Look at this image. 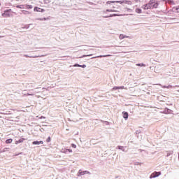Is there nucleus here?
Returning a JSON list of instances; mask_svg holds the SVG:
<instances>
[{
  "mask_svg": "<svg viewBox=\"0 0 179 179\" xmlns=\"http://www.w3.org/2000/svg\"><path fill=\"white\" fill-rule=\"evenodd\" d=\"M178 92H179V90H178Z\"/></svg>",
  "mask_w": 179,
  "mask_h": 179,
  "instance_id": "nucleus-60",
  "label": "nucleus"
},
{
  "mask_svg": "<svg viewBox=\"0 0 179 179\" xmlns=\"http://www.w3.org/2000/svg\"><path fill=\"white\" fill-rule=\"evenodd\" d=\"M42 129H43V131H44V129H43V128L40 129L41 132H43Z\"/></svg>",
  "mask_w": 179,
  "mask_h": 179,
  "instance_id": "nucleus-48",
  "label": "nucleus"
},
{
  "mask_svg": "<svg viewBox=\"0 0 179 179\" xmlns=\"http://www.w3.org/2000/svg\"><path fill=\"white\" fill-rule=\"evenodd\" d=\"M175 87H179V85H176Z\"/></svg>",
  "mask_w": 179,
  "mask_h": 179,
  "instance_id": "nucleus-50",
  "label": "nucleus"
},
{
  "mask_svg": "<svg viewBox=\"0 0 179 179\" xmlns=\"http://www.w3.org/2000/svg\"><path fill=\"white\" fill-rule=\"evenodd\" d=\"M136 13H142V9L141 8H136Z\"/></svg>",
  "mask_w": 179,
  "mask_h": 179,
  "instance_id": "nucleus-31",
  "label": "nucleus"
},
{
  "mask_svg": "<svg viewBox=\"0 0 179 179\" xmlns=\"http://www.w3.org/2000/svg\"><path fill=\"white\" fill-rule=\"evenodd\" d=\"M12 142H13V139H12V138H8L5 141L6 145H9V143H12Z\"/></svg>",
  "mask_w": 179,
  "mask_h": 179,
  "instance_id": "nucleus-19",
  "label": "nucleus"
},
{
  "mask_svg": "<svg viewBox=\"0 0 179 179\" xmlns=\"http://www.w3.org/2000/svg\"><path fill=\"white\" fill-rule=\"evenodd\" d=\"M139 134H141V130L140 129L136 130V135H139Z\"/></svg>",
  "mask_w": 179,
  "mask_h": 179,
  "instance_id": "nucleus-42",
  "label": "nucleus"
},
{
  "mask_svg": "<svg viewBox=\"0 0 179 179\" xmlns=\"http://www.w3.org/2000/svg\"><path fill=\"white\" fill-rule=\"evenodd\" d=\"M73 66H74L75 68H80V64L76 63Z\"/></svg>",
  "mask_w": 179,
  "mask_h": 179,
  "instance_id": "nucleus-33",
  "label": "nucleus"
},
{
  "mask_svg": "<svg viewBox=\"0 0 179 179\" xmlns=\"http://www.w3.org/2000/svg\"><path fill=\"white\" fill-rule=\"evenodd\" d=\"M49 17H43V18H36V20L45 21L48 20Z\"/></svg>",
  "mask_w": 179,
  "mask_h": 179,
  "instance_id": "nucleus-26",
  "label": "nucleus"
},
{
  "mask_svg": "<svg viewBox=\"0 0 179 179\" xmlns=\"http://www.w3.org/2000/svg\"><path fill=\"white\" fill-rule=\"evenodd\" d=\"M20 12H22V15H31V12L30 11H27V10H21Z\"/></svg>",
  "mask_w": 179,
  "mask_h": 179,
  "instance_id": "nucleus-14",
  "label": "nucleus"
},
{
  "mask_svg": "<svg viewBox=\"0 0 179 179\" xmlns=\"http://www.w3.org/2000/svg\"><path fill=\"white\" fill-rule=\"evenodd\" d=\"M162 2H167V0H161Z\"/></svg>",
  "mask_w": 179,
  "mask_h": 179,
  "instance_id": "nucleus-47",
  "label": "nucleus"
},
{
  "mask_svg": "<svg viewBox=\"0 0 179 179\" xmlns=\"http://www.w3.org/2000/svg\"><path fill=\"white\" fill-rule=\"evenodd\" d=\"M0 6H1V3H0Z\"/></svg>",
  "mask_w": 179,
  "mask_h": 179,
  "instance_id": "nucleus-59",
  "label": "nucleus"
},
{
  "mask_svg": "<svg viewBox=\"0 0 179 179\" xmlns=\"http://www.w3.org/2000/svg\"><path fill=\"white\" fill-rule=\"evenodd\" d=\"M46 142L48 143H50V142H51V137L50 136H48V138L46 139Z\"/></svg>",
  "mask_w": 179,
  "mask_h": 179,
  "instance_id": "nucleus-35",
  "label": "nucleus"
},
{
  "mask_svg": "<svg viewBox=\"0 0 179 179\" xmlns=\"http://www.w3.org/2000/svg\"><path fill=\"white\" fill-rule=\"evenodd\" d=\"M177 13H179V11H177Z\"/></svg>",
  "mask_w": 179,
  "mask_h": 179,
  "instance_id": "nucleus-55",
  "label": "nucleus"
},
{
  "mask_svg": "<svg viewBox=\"0 0 179 179\" xmlns=\"http://www.w3.org/2000/svg\"><path fill=\"white\" fill-rule=\"evenodd\" d=\"M150 5H152V1H148V3L143 5L141 8L144 9V10H148L150 9Z\"/></svg>",
  "mask_w": 179,
  "mask_h": 179,
  "instance_id": "nucleus-6",
  "label": "nucleus"
},
{
  "mask_svg": "<svg viewBox=\"0 0 179 179\" xmlns=\"http://www.w3.org/2000/svg\"><path fill=\"white\" fill-rule=\"evenodd\" d=\"M44 143L43 141H34L32 142V145H43Z\"/></svg>",
  "mask_w": 179,
  "mask_h": 179,
  "instance_id": "nucleus-11",
  "label": "nucleus"
},
{
  "mask_svg": "<svg viewBox=\"0 0 179 179\" xmlns=\"http://www.w3.org/2000/svg\"><path fill=\"white\" fill-rule=\"evenodd\" d=\"M24 57H25V58H38V56L35 55V56H29L27 55H24Z\"/></svg>",
  "mask_w": 179,
  "mask_h": 179,
  "instance_id": "nucleus-23",
  "label": "nucleus"
},
{
  "mask_svg": "<svg viewBox=\"0 0 179 179\" xmlns=\"http://www.w3.org/2000/svg\"><path fill=\"white\" fill-rule=\"evenodd\" d=\"M171 20H174V19H176V18H170Z\"/></svg>",
  "mask_w": 179,
  "mask_h": 179,
  "instance_id": "nucleus-51",
  "label": "nucleus"
},
{
  "mask_svg": "<svg viewBox=\"0 0 179 179\" xmlns=\"http://www.w3.org/2000/svg\"><path fill=\"white\" fill-rule=\"evenodd\" d=\"M15 8L18 9H26V4L17 5Z\"/></svg>",
  "mask_w": 179,
  "mask_h": 179,
  "instance_id": "nucleus-13",
  "label": "nucleus"
},
{
  "mask_svg": "<svg viewBox=\"0 0 179 179\" xmlns=\"http://www.w3.org/2000/svg\"><path fill=\"white\" fill-rule=\"evenodd\" d=\"M136 66H140L141 68H142V66H146V64H145L144 63H138L136 64Z\"/></svg>",
  "mask_w": 179,
  "mask_h": 179,
  "instance_id": "nucleus-25",
  "label": "nucleus"
},
{
  "mask_svg": "<svg viewBox=\"0 0 179 179\" xmlns=\"http://www.w3.org/2000/svg\"><path fill=\"white\" fill-rule=\"evenodd\" d=\"M110 55H100V56H96V57H92V59L93 58H103V57H109Z\"/></svg>",
  "mask_w": 179,
  "mask_h": 179,
  "instance_id": "nucleus-30",
  "label": "nucleus"
},
{
  "mask_svg": "<svg viewBox=\"0 0 179 179\" xmlns=\"http://www.w3.org/2000/svg\"><path fill=\"white\" fill-rule=\"evenodd\" d=\"M159 176H162V171H154L150 176V179L157 178V177H159Z\"/></svg>",
  "mask_w": 179,
  "mask_h": 179,
  "instance_id": "nucleus-5",
  "label": "nucleus"
},
{
  "mask_svg": "<svg viewBox=\"0 0 179 179\" xmlns=\"http://www.w3.org/2000/svg\"><path fill=\"white\" fill-rule=\"evenodd\" d=\"M30 26H33V24H25L22 27V29H30Z\"/></svg>",
  "mask_w": 179,
  "mask_h": 179,
  "instance_id": "nucleus-22",
  "label": "nucleus"
},
{
  "mask_svg": "<svg viewBox=\"0 0 179 179\" xmlns=\"http://www.w3.org/2000/svg\"><path fill=\"white\" fill-rule=\"evenodd\" d=\"M116 149H118L119 150H122V152H125V147L122 145H117L116 147Z\"/></svg>",
  "mask_w": 179,
  "mask_h": 179,
  "instance_id": "nucleus-15",
  "label": "nucleus"
},
{
  "mask_svg": "<svg viewBox=\"0 0 179 179\" xmlns=\"http://www.w3.org/2000/svg\"><path fill=\"white\" fill-rule=\"evenodd\" d=\"M134 164H135V166H141V164H142L140 162H135Z\"/></svg>",
  "mask_w": 179,
  "mask_h": 179,
  "instance_id": "nucleus-43",
  "label": "nucleus"
},
{
  "mask_svg": "<svg viewBox=\"0 0 179 179\" xmlns=\"http://www.w3.org/2000/svg\"><path fill=\"white\" fill-rule=\"evenodd\" d=\"M178 10H179V6L173 7L171 9V11L176 13V12H178Z\"/></svg>",
  "mask_w": 179,
  "mask_h": 179,
  "instance_id": "nucleus-20",
  "label": "nucleus"
},
{
  "mask_svg": "<svg viewBox=\"0 0 179 179\" xmlns=\"http://www.w3.org/2000/svg\"><path fill=\"white\" fill-rule=\"evenodd\" d=\"M42 90H47V89H46L45 87H43Z\"/></svg>",
  "mask_w": 179,
  "mask_h": 179,
  "instance_id": "nucleus-49",
  "label": "nucleus"
},
{
  "mask_svg": "<svg viewBox=\"0 0 179 179\" xmlns=\"http://www.w3.org/2000/svg\"><path fill=\"white\" fill-rule=\"evenodd\" d=\"M125 37V36H124L123 34H120V36H119V38L120 40H124V38Z\"/></svg>",
  "mask_w": 179,
  "mask_h": 179,
  "instance_id": "nucleus-36",
  "label": "nucleus"
},
{
  "mask_svg": "<svg viewBox=\"0 0 179 179\" xmlns=\"http://www.w3.org/2000/svg\"><path fill=\"white\" fill-rule=\"evenodd\" d=\"M102 124H105L106 125H110V122H108V121H104V120H103L102 121Z\"/></svg>",
  "mask_w": 179,
  "mask_h": 179,
  "instance_id": "nucleus-32",
  "label": "nucleus"
},
{
  "mask_svg": "<svg viewBox=\"0 0 179 179\" xmlns=\"http://www.w3.org/2000/svg\"><path fill=\"white\" fill-rule=\"evenodd\" d=\"M71 148H73V149H76V145L75 143H71Z\"/></svg>",
  "mask_w": 179,
  "mask_h": 179,
  "instance_id": "nucleus-39",
  "label": "nucleus"
},
{
  "mask_svg": "<svg viewBox=\"0 0 179 179\" xmlns=\"http://www.w3.org/2000/svg\"><path fill=\"white\" fill-rule=\"evenodd\" d=\"M113 9H115V6H113Z\"/></svg>",
  "mask_w": 179,
  "mask_h": 179,
  "instance_id": "nucleus-52",
  "label": "nucleus"
},
{
  "mask_svg": "<svg viewBox=\"0 0 179 179\" xmlns=\"http://www.w3.org/2000/svg\"><path fill=\"white\" fill-rule=\"evenodd\" d=\"M149 2H152L150 5V9H157L160 3L156 0H150Z\"/></svg>",
  "mask_w": 179,
  "mask_h": 179,
  "instance_id": "nucleus-1",
  "label": "nucleus"
},
{
  "mask_svg": "<svg viewBox=\"0 0 179 179\" xmlns=\"http://www.w3.org/2000/svg\"><path fill=\"white\" fill-rule=\"evenodd\" d=\"M103 16H108V15H103Z\"/></svg>",
  "mask_w": 179,
  "mask_h": 179,
  "instance_id": "nucleus-58",
  "label": "nucleus"
},
{
  "mask_svg": "<svg viewBox=\"0 0 179 179\" xmlns=\"http://www.w3.org/2000/svg\"><path fill=\"white\" fill-rule=\"evenodd\" d=\"M103 13H107V12H118V10H114V9H106V10H103Z\"/></svg>",
  "mask_w": 179,
  "mask_h": 179,
  "instance_id": "nucleus-16",
  "label": "nucleus"
},
{
  "mask_svg": "<svg viewBox=\"0 0 179 179\" xmlns=\"http://www.w3.org/2000/svg\"><path fill=\"white\" fill-rule=\"evenodd\" d=\"M111 3H116L115 1H108L106 5H111Z\"/></svg>",
  "mask_w": 179,
  "mask_h": 179,
  "instance_id": "nucleus-28",
  "label": "nucleus"
},
{
  "mask_svg": "<svg viewBox=\"0 0 179 179\" xmlns=\"http://www.w3.org/2000/svg\"><path fill=\"white\" fill-rule=\"evenodd\" d=\"M85 57H93V54L83 55V56L80 57V58H85Z\"/></svg>",
  "mask_w": 179,
  "mask_h": 179,
  "instance_id": "nucleus-27",
  "label": "nucleus"
},
{
  "mask_svg": "<svg viewBox=\"0 0 179 179\" xmlns=\"http://www.w3.org/2000/svg\"><path fill=\"white\" fill-rule=\"evenodd\" d=\"M62 153H64L65 155H67V153H72V149L69 148H62L61 150Z\"/></svg>",
  "mask_w": 179,
  "mask_h": 179,
  "instance_id": "nucleus-9",
  "label": "nucleus"
},
{
  "mask_svg": "<svg viewBox=\"0 0 179 179\" xmlns=\"http://www.w3.org/2000/svg\"><path fill=\"white\" fill-rule=\"evenodd\" d=\"M136 2H141V1H142V0H134Z\"/></svg>",
  "mask_w": 179,
  "mask_h": 179,
  "instance_id": "nucleus-46",
  "label": "nucleus"
},
{
  "mask_svg": "<svg viewBox=\"0 0 179 179\" xmlns=\"http://www.w3.org/2000/svg\"><path fill=\"white\" fill-rule=\"evenodd\" d=\"M24 141H26V138H21L18 141H15V145H19V143H23V142H24Z\"/></svg>",
  "mask_w": 179,
  "mask_h": 179,
  "instance_id": "nucleus-12",
  "label": "nucleus"
},
{
  "mask_svg": "<svg viewBox=\"0 0 179 179\" xmlns=\"http://www.w3.org/2000/svg\"><path fill=\"white\" fill-rule=\"evenodd\" d=\"M22 152H20V155H22Z\"/></svg>",
  "mask_w": 179,
  "mask_h": 179,
  "instance_id": "nucleus-57",
  "label": "nucleus"
},
{
  "mask_svg": "<svg viewBox=\"0 0 179 179\" xmlns=\"http://www.w3.org/2000/svg\"><path fill=\"white\" fill-rule=\"evenodd\" d=\"M85 174H90V171L80 169L77 173V177H82V176H85Z\"/></svg>",
  "mask_w": 179,
  "mask_h": 179,
  "instance_id": "nucleus-4",
  "label": "nucleus"
},
{
  "mask_svg": "<svg viewBox=\"0 0 179 179\" xmlns=\"http://www.w3.org/2000/svg\"><path fill=\"white\" fill-rule=\"evenodd\" d=\"M162 114H171L173 113V110L169 109V108H165L162 111Z\"/></svg>",
  "mask_w": 179,
  "mask_h": 179,
  "instance_id": "nucleus-8",
  "label": "nucleus"
},
{
  "mask_svg": "<svg viewBox=\"0 0 179 179\" xmlns=\"http://www.w3.org/2000/svg\"><path fill=\"white\" fill-rule=\"evenodd\" d=\"M113 92H115V90H118V87L117 86H115L112 88Z\"/></svg>",
  "mask_w": 179,
  "mask_h": 179,
  "instance_id": "nucleus-34",
  "label": "nucleus"
},
{
  "mask_svg": "<svg viewBox=\"0 0 179 179\" xmlns=\"http://www.w3.org/2000/svg\"><path fill=\"white\" fill-rule=\"evenodd\" d=\"M116 3H120V5H122V0H118L115 1Z\"/></svg>",
  "mask_w": 179,
  "mask_h": 179,
  "instance_id": "nucleus-38",
  "label": "nucleus"
},
{
  "mask_svg": "<svg viewBox=\"0 0 179 179\" xmlns=\"http://www.w3.org/2000/svg\"><path fill=\"white\" fill-rule=\"evenodd\" d=\"M39 118H40V120H43V118H45V117H44V116H41Z\"/></svg>",
  "mask_w": 179,
  "mask_h": 179,
  "instance_id": "nucleus-45",
  "label": "nucleus"
},
{
  "mask_svg": "<svg viewBox=\"0 0 179 179\" xmlns=\"http://www.w3.org/2000/svg\"><path fill=\"white\" fill-rule=\"evenodd\" d=\"M10 13H12V9H6L1 14L3 17H10Z\"/></svg>",
  "mask_w": 179,
  "mask_h": 179,
  "instance_id": "nucleus-3",
  "label": "nucleus"
},
{
  "mask_svg": "<svg viewBox=\"0 0 179 179\" xmlns=\"http://www.w3.org/2000/svg\"><path fill=\"white\" fill-rule=\"evenodd\" d=\"M122 115H123V118L125 120V121H127V120H128V118L129 117V114L127 111H123Z\"/></svg>",
  "mask_w": 179,
  "mask_h": 179,
  "instance_id": "nucleus-10",
  "label": "nucleus"
},
{
  "mask_svg": "<svg viewBox=\"0 0 179 179\" xmlns=\"http://www.w3.org/2000/svg\"><path fill=\"white\" fill-rule=\"evenodd\" d=\"M9 150H10V148H5L3 150H0V153H5V152H9Z\"/></svg>",
  "mask_w": 179,
  "mask_h": 179,
  "instance_id": "nucleus-17",
  "label": "nucleus"
},
{
  "mask_svg": "<svg viewBox=\"0 0 179 179\" xmlns=\"http://www.w3.org/2000/svg\"><path fill=\"white\" fill-rule=\"evenodd\" d=\"M25 9H28V10L33 9V6L30 4H25Z\"/></svg>",
  "mask_w": 179,
  "mask_h": 179,
  "instance_id": "nucleus-21",
  "label": "nucleus"
},
{
  "mask_svg": "<svg viewBox=\"0 0 179 179\" xmlns=\"http://www.w3.org/2000/svg\"><path fill=\"white\" fill-rule=\"evenodd\" d=\"M120 17V16H128V14H118V13H113V14H110L108 16H103L104 19H108V17Z\"/></svg>",
  "mask_w": 179,
  "mask_h": 179,
  "instance_id": "nucleus-2",
  "label": "nucleus"
},
{
  "mask_svg": "<svg viewBox=\"0 0 179 179\" xmlns=\"http://www.w3.org/2000/svg\"><path fill=\"white\" fill-rule=\"evenodd\" d=\"M167 3H170L171 5H176V3H174V1L173 0H167Z\"/></svg>",
  "mask_w": 179,
  "mask_h": 179,
  "instance_id": "nucleus-29",
  "label": "nucleus"
},
{
  "mask_svg": "<svg viewBox=\"0 0 179 179\" xmlns=\"http://www.w3.org/2000/svg\"><path fill=\"white\" fill-rule=\"evenodd\" d=\"M124 89V86H117V90Z\"/></svg>",
  "mask_w": 179,
  "mask_h": 179,
  "instance_id": "nucleus-41",
  "label": "nucleus"
},
{
  "mask_svg": "<svg viewBox=\"0 0 179 179\" xmlns=\"http://www.w3.org/2000/svg\"><path fill=\"white\" fill-rule=\"evenodd\" d=\"M170 156V154H167V157Z\"/></svg>",
  "mask_w": 179,
  "mask_h": 179,
  "instance_id": "nucleus-54",
  "label": "nucleus"
},
{
  "mask_svg": "<svg viewBox=\"0 0 179 179\" xmlns=\"http://www.w3.org/2000/svg\"><path fill=\"white\" fill-rule=\"evenodd\" d=\"M159 86H162V84H159Z\"/></svg>",
  "mask_w": 179,
  "mask_h": 179,
  "instance_id": "nucleus-56",
  "label": "nucleus"
},
{
  "mask_svg": "<svg viewBox=\"0 0 179 179\" xmlns=\"http://www.w3.org/2000/svg\"><path fill=\"white\" fill-rule=\"evenodd\" d=\"M80 68H83V69H85V68H86V64H80Z\"/></svg>",
  "mask_w": 179,
  "mask_h": 179,
  "instance_id": "nucleus-40",
  "label": "nucleus"
},
{
  "mask_svg": "<svg viewBox=\"0 0 179 179\" xmlns=\"http://www.w3.org/2000/svg\"><path fill=\"white\" fill-rule=\"evenodd\" d=\"M34 12H41V13H44V12H45V10L44 8H41L38 6H35L34 8Z\"/></svg>",
  "mask_w": 179,
  "mask_h": 179,
  "instance_id": "nucleus-7",
  "label": "nucleus"
},
{
  "mask_svg": "<svg viewBox=\"0 0 179 179\" xmlns=\"http://www.w3.org/2000/svg\"><path fill=\"white\" fill-rule=\"evenodd\" d=\"M45 3H50V1L49 0H45Z\"/></svg>",
  "mask_w": 179,
  "mask_h": 179,
  "instance_id": "nucleus-44",
  "label": "nucleus"
},
{
  "mask_svg": "<svg viewBox=\"0 0 179 179\" xmlns=\"http://www.w3.org/2000/svg\"><path fill=\"white\" fill-rule=\"evenodd\" d=\"M122 3H126L127 5H131L132 1L129 0H122Z\"/></svg>",
  "mask_w": 179,
  "mask_h": 179,
  "instance_id": "nucleus-18",
  "label": "nucleus"
},
{
  "mask_svg": "<svg viewBox=\"0 0 179 179\" xmlns=\"http://www.w3.org/2000/svg\"><path fill=\"white\" fill-rule=\"evenodd\" d=\"M140 150L141 152H143V150Z\"/></svg>",
  "mask_w": 179,
  "mask_h": 179,
  "instance_id": "nucleus-53",
  "label": "nucleus"
},
{
  "mask_svg": "<svg viewBox=\"0 0 179 179\" xmlns=\"http://www.w3.org/2000/svg\"><path fill=\"white\" fill-rule=\"evenodd\" d=\"M124 10H127V12H132L133 10L131 8H124Z\"/></svg>",
  "mask_w": 179,
  "mask_h": 179,
  "instance_id": "nucleus-37",
  "label": "nucleus"
},
{
  "mask_svg": "<svg viewBox=\"0 0 179 179\" xmlns=\"http://www.w3.org/2000/svg\"><path fill=\"white\" fill-rule=\"evenodd\" d=\"M162 88L163 89H173V85H169L168 86L164 85V86H162Z\"/></svg>",
  "mask_w": 179,
  "mask_h": 179,
  "instance_id": "nucleus-24",
  "label": "nucleus"
}]
</instances>
